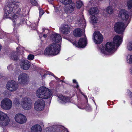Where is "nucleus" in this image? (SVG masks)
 <instances>
[{
    "instance_id": "obj_30",
    "label": "nucleus",
    "mask_w": 132,
    "mask_h": 132,
    "mask_svg": "<svg viewBox=\"0 0 132 132\" xmlns=\"http://www.w3.org/2000/svg\"><path fill=\"white\" fill-rule=\"evenodd\" d=\"M65 2H66V3L64 2H62V3H63L65 5H67V6L69 4H71V0H64Z\"/></svg>"
},
{
    "instance_id": "obj_9",
    "label": "nucleus",
    "mask_w": 132,
    "mask_h": 132,
    "mask_svg": "<svg viewBox=\"0 0 132 132\" xmlns=\"http://www.w3.org/2000/svg\"><path fill=\"white\" fill-rule=\"evenodd\" d=\"M93 39L94 42L96 44H100L103 40L102 35L98 31H95L93 35Z\"/></svg>"
},
{
    "instance_id": "obj_32",
    "label": "nucleus",
    "mask_w": 132,
    "mask_h": 132,
    "mask_svg": "<svg viewBox=\"0 0 132 132\" xmlns=\"http://www.w3.org/2000/svg\"><path fill=\"white\" fill-rule=\"evenodd\" d=\"M14 104L15 105L17 106H19L20 105V102L18 99H16L15 101Z\"/></svg>"
},
{
    "instance_id": "obj_37",
    "label": "nucleus",
    "mask_w": 132,
    "mask_h": 132,
    "mask_svg": "<svg viewBox=\"0 0 132 132\" xmlns=\"http://www.w3.org/2000/svg\"><path fill=\"white\" fill-rule=\"evenodd\" d=\"M73 82L74 83H75L76 85V88H78V87L79 86L78 85L77 82H76V80L74 79V80H73Z\"/></svg>"
},
{
    "instance_id": "obj_29",
    "label": "nucleus",
    "mask_w": 132,
    "mask_h": 132,
    "mask_svg": "<svg viewBox=\"0 0 132 132\" xmlns=\"http://www.w3.org/2000/svg\"><path fill=\"white\" fill-rule=\"evenodd\" d=\"M127 6L129 9H131L132 7V0H129L127 2Z\"/></svg>"
},
{
    "instance_id": "obj_40",
    "label": "nucleus",
    "mask_w": 132,
    "mask_h": 132,
    "mask_svg": "<svg viewBox=\"0 0 132 132\" xmlns=\"http://www.w3.org/2000/svg\"><path fill=\"white\" fill-rule=\"evenodd\" d=\"M12 68V66H11V65H10V66H9L8 67H7V68L9 70H10V68Z\"/></svg>"
},
{
    "instance_id": "obj_35",
    "label": "nucleus",
    "mask_w": 132,
    "mask_h": 132,
    "mask_svg": "<svg viewBox=\"0 0 132 132\" xmlns=\"http://www.w3.org/2000/svg\"><path fill=\"white\" fill-rule=\"evenodd\" d=\"M60 9V8L57 7L55 8V11L56 12L57 14H59L60 13H61V12L59 11Z\"/></svg>"
},
{
    "instance_id": "obj_15",
    "label": "nucleus",
    "mask_w": 132,
    "mask_h": 132,
    "mask_svg": "<svg viewBox=\"0 0 132 132\" xmlns=\"http://www.w3.org/2000/svg\"><path fill=\"white\" fill-rule=\"evenodd\" d=\"M21 68L24 70H28L30 66L29 61L27 60L23 59L20 63Z\"/></svg>"
},
{
    "instance_id": "obj_44",
    "label": "nucleus",
    "mask_w": 132,
    "mask_h": 132,
    "mask_svg": "<svg viewBox=\"0 0 132 132\" xmlns=\"http://www.w3.org/2000/svg\"><path fill=\"white\" fill-rule=\"evenodd\" d=\"M20 48L19 47H18L17 48V50L18 52H19V51L18 50H19Z\"/></svg>"
},
{
    "instance_id": "obj_39",
    "label": "nucleus",
    "mask_w": 132,
    "mask_h": 132,
    "mask_svg": "<svg viewBox=\"0 0 132 132\" xmlns=\"http://www.w3.org/2000/svg\"><path fill=\"white\" fill-rule=\"evenodd\" d=\"M95 2L96 1L95 0H91L90 1V3Z\"/></svg>"
},
{
    "instance_id": "obj_25",
    "label": "nucleus",
    "mask_w": 132,
    "mask_h": 132,
    "mask_svg": "<svg viewBox=\"0 0 132 132\" xmlns=\"http://www.w3.org/2000/svg\"><path fill=\"white\" fill-rule=\"evenodd\" d=\"M78 23L82 24V25L84 27H85L86 25L85 20L82 16L78 21Z\"/></svg>"
},
{
    "instance_id": "obj_11",
    "label": "nucleus",
    "mask_w": 132,
    "mask_h": 132,
    "mask_svg": "<svg viewBox=\"0 0 132 132\" xmlns=\"http://www.w3.org/2000/svg\"><path fill=\"white\" fill-rule=\"evenodd\" d=\"M28 79L27 75L25 73H22L19 75L18 81L22 85L24 86L27 84Z\"/></svg>"
},
{
    "instance_id": "obj_13",
    "label": "nucleus",
    "mask_w": 132,
    "mask_h": 132,
    "mask_svg": "<svg viewBox=\"0 0 132 132\" xmlns=\"http://www.w3.org/2000/svg\"><path fill=\"white\" fill-rule=\"evenodd\" d=\"M87 41L86 37L84 36V38H80L78 42V44L76 45V43H73L74 45L76 47L78 48L84 47L87 45Z\"/></svg>"
},
{
    "instance_id": "obj_36",
    "label": "nucleus",
    "mask_w": 132,
    "mask_h": 132,
    "mask_svg": "<svg viewBox=\"0 0 132 132\" xmlns=\"http://www.w3.org/2000/svg\"><path fill=\"white\" fill-rule=\"evenodd\" d=\"M40 16H41L44 14V12L42 9H39Z\"/></svg>"
},
{
    "instance_id": "obj_8",
    "label": "nucleus",
    "mask_w": 132,
    "mask_h": 132,
    "mask_svg": "<svg viewBox=\"0 0 132 132\" xmlns=\"http://www.w3.org/2000/svg\"><path fill=\"white\" fill-rule=\"evenodd\" d=\"M12 106V102L9 98H4L3 99L1 102V107L4 109L9 110L11 108Z\"/></svg>"
},
{
    "instance_id": "obj_23",
    "label": "nucleus",
    "mask_w": 132,
    "mask_h": 132,
    "mask_svg": "<svg viewBox=\"0 0 132 132\" xmlns=\"http://www.w3.org/2000/svg\"><path fill=\"white\" fill-rule=\"evenodd\" d=\"M97 18L95 15H91L90 17V22L91 23L93 24H94L96 23L97 22Z\"/></svg>"
},
{
    "instance_id": "obj_4",
    "label": "nucleus",
    "mask_w": 132,
    "mask_h": 132,
    "mask_svg": "<svg viewBox=\"0 0 132 132\" xmlns=\"http://www.w3.org/2000/svg\"><path fill=\"white\" fill-rule=\"evenodd\" d=\"M114 44L112 42H108L104 46L101 45L99 47L101 53L104 55H110L116 51Z\"/></svg>"
},
{
    "instance_id": "obj_10",
    "label": "nucleus",
    "mask_w": 132,
    "mask_h": 132,
    "mask_svg": "<svg viewBox=\"0 0 132 132\" xmlns=\"http://www.w3.org/2000/svg\"><path fill=\"white\" fill-rule=\"evenodd\" d=\"M45 106V103L44 101L42 99H39L37 100L34 104L35 109L38 111L43 110Z\"/></svg>"
},
{
    "instance_id": "obj_26",
    "label": "nucleus",
    "mask_w": 132,
    "mask_h": 132,
    "mask_svg": "<svg viewBox=\"0 0 132 132\" xmlns=\"http://www.w3.org/2000/svg\"><path fill=\"white\" fill-rule=\"evenodd\" d=\"M83 5L82 2L78 0L76 2V6L77 8L78 9L80 8Z\"/></svg>"
},
{
    "instance_id": "obj_22",
    "label": "nucleus",
    "mask_w": 132,
    "mask_h": 132,
    "mask_svg": "<svg viewBox=\"0 0 132 132\" xmlns=\"http://www.w3.org/2000/svg\"><path fill=\"white\" fill-rule=\"evenodd\" d=\"M98 12L97 8L96 7H92L89 10V13L91 15H96Z\"/></svg>"
},
{
    "instance_id": "obj_3",
    "label": "nucleus",
    "mask_w": 132,
    "mask_h": 132,
    "mask_svg": "<svg viewBox=\"0 0 132 132\" xmlns=\"http://www.w3.org/2000/svg\"><path fill=\"white\" fill-rule=\"evenodd\" d=\"M16 2L15 1L14 4L8 6L4 9V15L6 18L11 19L14 23L16 24V22L18 20V17L14 13H18L21 11Z\"/></svg>"
},
{
    "instance_id": "obj_6",
    "label": "nucleus",
    "mask_w": 132,
    "mask_h": 132,
    "mask_svg": "<svg viewBox=\"0 0 132 132\" xmlns=\"http://www.w3.org/2000/svg\"><path fill=\"white\" fill-rule=\"evenodd\" d=\"M21 105L23 109L26 110H28L30 109L32 107V102L30 98L25 97L22 98Z\"/></svg>"
},
{
    "instance_id": "obj_21",
    "label": "nucleus",
    "mask_w": 132,
    "mask_h": 132,
    "mask_svg": "<svg viewBox=\"0 0 132 132\" xmlns=\"http://www.w3.org/2000/svg\"><path fill=\"white\" fill-rule=\"evenodd\" d=\"M73 34L76 37H80L82 34V30L79 28H76L74 30Z\"/></svg>"
},
{
    "instance_id": "obj_5",
    "label": "nucleus",
    "mask_w": 132,
    "mask_h": 132,
    "mask_svg": "<svg viewBox=\"0 0 132 132\" xmlns=\"http://www.w3.org/2000/svg\"><path fill=\"white\" fill-rule=\"evenodd\" d=\"M36 95L38 98L47 99L52 97V93L51 90L48 88L44 87H42L37 90Z\"/></svg>"
},
{
    "instance_id": "obj_14",
    "label": "nucleus",
    "mask_w": 132,
    "mask_h": 132,
    "mask_svg": "<svg viewBox=\"0 0 132 132\" xmlns=\"http://www.w3.org/2000/svg\"><path fill=\"white\" fill-rule=\"evenodd\" d=\"M6 86L8 89L11 91H15L18 88V86L16 82L13 81L8 82Z\"/></svg>"
},
{
    "instance_id": "obj_18",
    "label": "nucleus",
    "mask_w": 132,
    "mask_h": 132,
    "mask_svg": "<svg viewBox=\"0 0 132 132\" xmlns=\"http://www.w3.org/2000/svg\"><path fill=\"white\" fill-rule=\"evenodd\" d=\"M59 101L61 103L64 104L70 101V99L69 97H66L63 96L61 95L58 96Z\"/></svg>"
},
{
    "instance_id": "obj_7",
    "label": "nucleus",
    "mask_w": 132,
    "mask_h": 132,
    "mask_svg": "<svg viewBox=\"0 0 132 132\" xmlns=\"http://www.w3.org/2000/svg\"><path fill=\"white\" fill-rule=\"evenodd\" d=\"M10 121L8 116L5 113L0 111V126L2 127L7 126Z\"/></svg>"
},
{
    "instance_id": "obj_33",
    "label": "nucleus",
    "mask_w": 132,
    "mask_h": 132,
    "mask_svg": "<svg viewBox=\"0 0 132 132\" xmlns=\"http://www.w3.org/2000/svg\"><path fill=\"white\" fill-rule=\"evenodd\" d=\"M34 58V56L31 54H30L28 56V59L30 60H32Z\"/></svg>"
},
{
    "instance_id": "obj_17",
    "label": "nucleus",
    "mask_w": 132,
    "mask_h": 132,
    "mask_svg": "<svg viewBox=\"0 0 132 132\" xmlns=\"http://www.w3.org/2000/svg\"><path fill=\"white\" fill-rule=\"evenodd\" d=\"M74 10V7L72 6V4L66 5L64 8V10L65 12L69 13L72 12Z\"/></svg>"
},
{
    "instance_id": "obj_1",
    "label": "nucleus",
    "mask_w": 132,
    "mask_h": 132,
    "mask_svg": "<svg viewBox=\"0 0 132 132\" xmlns=\"http://www.w3.org/2000/svg\"><path fill=\"white\" fill-rule=\"evenodd\" d=\"M51 40L53 42L58 43H53L50 45L45 50L44 54L46 55H56L59 53L61 46L62 38L58 34L54 33L51 36Z\"/></svg>"
},
{
    "instance_id": "obj_19",
    "label": "nucleus",
    "mask_w": 132,
    "mask_h": 132,
    "mask_svg": "<svg viewBox=\"0 0 132 132\" xmlns=\"http://www.w3.org/2000/svg\"><path fill=\"white\" fill-rule=\"evenodd\" d=\"M42 129L41 126L39 125H35L32 127L31 132H41Z\"/></svg>"
},
{
    "instance_id": "obj_2",
    "label": "nucleus",
    "mask_w": 132,
    "mask_h": 132,
    "mask_svg": "<svg viewBox=\"0 0 132 132\" xmlns=\"http://www.w3.org/2000/svg\"><path fill=\"white\" fill-rule=\"evenodd\" d=\"M118 16L119 17L123 20L125 23V24L121 22H119L116 23L114 26V29L116 32L119 34L122 33L127 26L130 21L128 12L124 9L120 10Z\"/></svg>"
},
{
    "instance_id": "obj_20",
    "label": "nucleus",
    "mask_w": 132,
    "mask_h": 132,
    "mask_svg": "<svg viewBox=\"0 0 132 132\" xmlns=\"http://www.w3.org/2000/svg\"><path fill=\"white\" fill-rule=\"evenodd\" d=\"M70 29L68 25H64L60 28V31L63 34H67L69 32Z\"/></svg>"
},
{
    "instance_id": "obj_31",
    "label": "nucleus",
    "mask_w": 132,
    "mask_h": 132,
    "mask_svg": "<svg viewBox=\"0 0 132 132\" xmlns=\"http://www.w3.org/2000/svg\"><path fill=\"white\" fill-rule=\"evenodd\" d=\"M31 4L34 6H37L38 3L36 0H29Z\"/></svg>"
},
{
    "instance_id": "obj_28",
    "label": "nucleus",
    "mask_w": 132,
    "mask_h": 132,
    "mask_svg": "<svg viewBox=\"0 0 132 132\" xmlns=\"http://www.w3.org/2000/svg\"><path fill=\"white\" fill-rule=\"evenodd\" d=\"M127 48L129 50H132V42H129L127 45Z\"/></svg>"
},
{
    "instance_id": "obj_27",
    "label": "nucleus",
    "mask_w": 132,
    "mask_h": 132,
    "mask_svg": "<svg viewBox=\"0 0 132 132\" xmlns=\"http://www.w3.org/2000/svg\"><path fill=\"white\" fill-rule=\"evenodd\" d=\"M126 60L129 63L132 64V55L130 54L128 55L127 57Z\"/></svg>"
},
{
    "instance_id": "obj_24",
    "label": "nucleus",
    "mask_w": 132,
    "mask_h": 132,
    "mask_svg": "<svg viewBox=\"0 0 132 132\" xmlns=\"http://www.w3.org/2000/svg\"><path fill=\"white\" fill-rule=\"evenodd\" d=\"M106 11L108 14H112L114 12L113 7L111 5H110L106 8Z\"/></svg>"
},
{
    "instance_id": "obj_34",
    "label": "nucleus",
    "mask_w": 132,
    "mask_h": 132,
    "mask_svg": "<svg viewBox=\"0 0 132 132\" xmlns=\"http://www.w3.org/2000/svg\"><path fill=\"white\" fill-rule=\"evenodd\" d=\"M13 59L16 60L17 59V56L15 55V54H13L11 55L10 56Z\"/></svg>"
},
{
    "instance_id": "obj_42",
    "label": "nucleus",
    "mask_w": 132,
    "mask_h": 132,
    "mask_svg": "<svg viewBox=\"0 0 132 132\" xmlns=\"http://www.w3.org/2000/svg\"><path fill=\"white\" fill-rule=\"evenodd\" d=\"M43 36L44 38H46L47 37V35L46 34H44L43 35Z\"/></svg>"
},
{
    "instance_id": "obj_43",
    "label": "nucleus",
    "mask_w": 132,
    "mask_h": 132,
    "mask_svg": "<svg viewBox=\"0 0 132 132\" xmlns=\"http://www.w3.org/2000/svg\"><path fill=\"white\" fill-rule=\"evenodd\" d=\"M130 73L131 74H132V68H131L130 69Z\"/></svg>"
},
{
    "instance_id": "obj_41",
    "label": "nucleus",
    "mask_w": 132,
    "mask_h": 132,
    "mask_svg": "<svg viewBox=\"0 0 132 132\" xmlns=\"http://www.w3.org/2000/svg\"><path fill=\"white\" fill-rule=\"evenodd\" d=\"M64 0H60V1L61 2H64V3H66V2H65Z\"/></svg>"
},
{
    "instance_id": "obj_38",
    "label": "nucleus",
    "mask_w": 132,
    "mask_h": 132,
    "mask_svg": "<svg viewBox=\"0 0 132 132\" xmlns=\"http://www.w3.org/2000/svg\"><path fill=\"white\" fill-rule=\"evenodd\" d=\"M47 73V74H49V75H52V76L53 75V76H54V77L55 78H56V79H57V78H58L57 77H56V76H54V75H53L52 73H51L50 72H48Z\"/></svg>"
},
{
    "instance_id": "obj_16",
    "label": "nucleus",
    "mask_w": 132,
    "mask_h": 132,
    "mask_svg": "<svg viewBox=\"0 0 132 132\" xmlns=\"http://www.w3.org/2000/svg\"><path fill=\"white\" fill-rule=\"evenodd\" d=\"M122 41V37L119 35L115 36L113 38V41L112 42L117 46H119Z\"/></svg>"
},
{
    "instance_id": "obj_12",
    "label": "nucleus",
    "mask_w": 132,
    "mask_h": 132,
    "mask_svg": "<svg viewBox=\"0 0 132 132\" xmlns=\"http://www.w3.org/2000/svg\"><path fill=\"white\" fill-rule=\"evenodd\" d=\"M15 121L20 124H23L25 123L27 121V118L24 115L21 114H18L15 117Z\"/></svg>"
}]
</instances>
